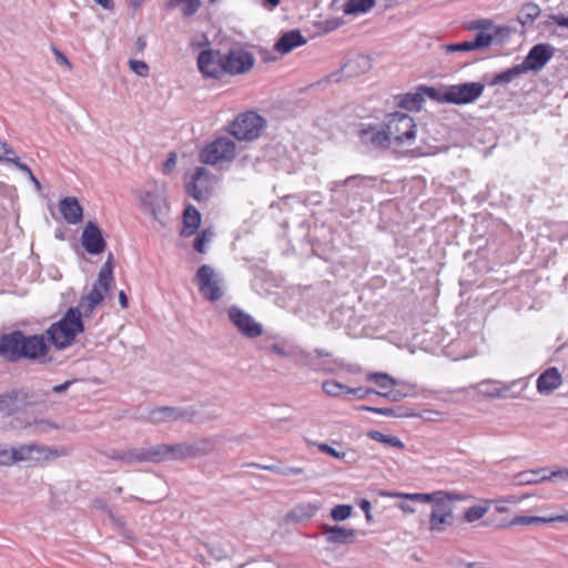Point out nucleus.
Listing matches in <instances>:
<instances>
[{
    "mask_svg": "<svg viewBox=\"0 0 568 568\" xmlns=\"http://www.w3.org/2000/svg\"><path fill=\"white\" fill-rule=\"evenodd\" d=\"M50 346L44 335H26L20 329L0 335V357L8 363H18L21 359L49 364L52 357L48 356Z\"/></svg>",
    "mask_w": 568,
    "mask_h": 568,
    "instance_id": "obj_1",
    "label": "nucleus"
},
{
    "mask_svg": "<svg viewBox=\"0 0 568 568\" xmlns=\"http://www.w3.org/2000/svg\"><path fill=\"white\" fill-rule=\"evenodd\" d=\"M83 331L84 323L79 307H69L58 322L45 329L43 335L57 349L62 351L71 346Z\"/></svg>",
    "mask_w": 568,
    "mask_h": 568,
    "instance_id": "obj_2",
    "label": "nucleus"
},
{
    "mask_svg": "<svg viewBox=\"0 0 568 568\" xmlns=\"http://www.w3.org/2000/svg\"><path fill=\"white\" fill-rule=\"evenodd\" d=\"M266 121L255 111L239 114L230 125V133L239 141H254L261 136Z\"/></svg>",
    "mask_w": 568,
    "mask_h": 568,
    "instance_id": "obj_3",
    "label": "nucleus"
},
{
    "mask_svg": "<svg viewBox=\"0 0 568 568\" xmlns=\"http://www.w3.org/2000/svg\"><path fill=\"white\" fill-rule=\"evenodd\" d=\"M385 128L389 136L396 144L410 142L416 138V123L407 113L394 112L385 118Z\"/></svg>",
    "mask_w": 568,
    "mask_h": 568,
    "instance_id": "obj_4",
    "label": "nucleus"
},
{
    "mask_svg": "<svg viewBox=\"0 0 568 568\" xmlns=\"http://www.w3.org/2000/svg\"><path fill=\"white\" fill-rule=\"evenodd\" d=\"M194 282L206 301L217 302L224 295L223 280L211 265H201L195 273Z\"/></svg>",
    "mask_w": 568,
    "mask_h": 568,
    "instance_id": "obj_5",
    "label": "nucleus"
},
{
    "mask_svg": "<svg viewBox=\"0 0 568 568\" xmlns=\"http://www.w3.org/2000/svg\"><path fill=\"white\" fill-rule=\"evenodd\" d=\"M235 143L231 139L217 138L201 151L200 161L210 165L220 161H231L235 158Z\"/></svg>",
    "mask_w": 568,
    "mask_h": 568,
    "instance_id": "obj_6",
    "label": "nucleus"
},
{
    "mask_svg": "<svg viewBox=\"0 0 568 568\" xmlns=\"http://www.w3.org/2000/svg\"><path fill=\"white\" fill-rule=\"evenodd\" d=\"M485 90L481 82H464L459 84L448 85L447 95H445L448 104L464 105L475 102L479 99Z\"/></svg>",
    "mask_w": 568,
    "mask_h": 568,
    "instance_id": "obj_7",
    "label": "nucleus"
},
{
    "mask_svg": "<svg viewBox=\"0 0 568 568\" xmlns=\"http://www.w3.org/2000/svg\"><path fill=\"white\" fill-rule=\"evenodd\" d=\"M197 68L204 78L221 79L226 73L224 53L220 50H202L197 55Z\"/></svg>",
    "mask_w": 568,
    "mask_h": 568,
    "instance_id": "obj_8",
    "label": "nucleus"
},
{
    "mask_svg": "<svg viewBox=\"0 0 568 568\" xmlns=\"http://www.w3.org/2000/svg\"><path fill=\"white\" fill-rule=\"evenodd\" d=\"M195 412L192 408L173 407V406H160L149 410L145 420L151 424H162L176 420L192 422Z\"/></svg>",
    "mask_w": 568,
    "mask_h": 568,
    "instance_id": "obj_9",
    "label": "nucleus"
},
{
    "mask_svg": "<svg viewBox=\"0 0 568 568\" xmlns=\"http://www.w3.org/2000/svg\"><path fill=\"white\" fill-rule=\"evenodd\" d=\"M555 48L549 43H537L530 48L524 61L519 63L525 71H540L554 57Z\"/></svg>",
    "mask_w": 568,
    "mask_h": 568,
    "instance_id": "obj_10",
    "label": "nucleus"
},
{
    "mask_svg": "<svg viewBox=\"0 0 568 568\" xmlns=\"http://www.w3.org/2000/svg\"><path fill=\"white\" fill-rule=\"evenodd\" d=\"M229 318L231 323L246 337L255 338L263 334L262 324L248 314L233 305L229 308Z\"/></svg>",
    "mask_w": 568,
    "mask_h": 568,
    "instance_id": "obj_11",
    "label": "nucleus"
},
{
    "mask_svg": "<svg viewBox=\"0 0 568 568\" xmlns=\"http://www.w3.org/2000/svg\"><path fill=\"white\" fill-rule=\"evenodd\" d=\"M253 54L244 49H230L224 53V63L227 74H243L254 65Z\"/></svg>",
    "mask_w": 568,
    "mask_h": 568,
    "instance_id": "obj_12",
    "label": "nucleus"
},
{
    "mask_svg": "<svg viewBox=\"0 0 568 568\" xmlns=\"http://www.w3.org/2000/svg\"><path fill=\"white\" fill-rule=\"evenodd\" d=\"M59 454L55 449L38 444L21 445L18 448H11V462H26V460H48L58 457Z\"/></svg>",
    "mask_w": 568,
    "mask_h": 568,
    "instance_id": "obj_13",
    "label": "nucleus"
},
{
    "mask_svg": "<svg viewBox=\"0 0 568 568\" xmlns=\"http://www.w3.org/2000/svg\"><path fill=\"white\" fill-rule=\"evenodd\" d=\"M81 244L85 252L92 255H99L106 248V242L102 230L93 221H88L81 234Z\"/></svg>",
    "mask_w": 568,
    "mask_h": 568,
    "instance_id": "obj_14",
    "label": "nucleus"
},
{
    "mask_svg": "<svg viewBox=\"0 0 568 568\" xmlns=\"http://www.w3.org/2000/svg\"><path fill=\"white\" fill-rule=\"evenodd\" d=\"M358 136L363 144L375 149H388L390 146L385 125L379 129L376 124H362Z\"/></svg>",
    "mask_w": 568,
    "mask_h": 568,
    "instance_id": "obj_15",
    "label": "nucleus"
},
{
    "mask_svg": "<svg viewBox=\"0 0 568 568\" xmlns=\"http://www.w3.org/2000/svg\"><path fill=\"white\" fill-rule=\"evenodd\" d=\"M454 524L453 507L449 504L434 501V507L429 514V530L443 532L447 526Z\"/></svg>",
    "mask_w": 568,
    "mask_h": 568,
    "instance_id": "obj_16",
    "label": "nucleus"
},
{
    "mask_svg": "<svg viewBox=\"0 0 568 568\" xmlns=\"http://www.w3.org/2000/svg\"><path fill=\"white\" fill-rule=\"evenodd\" d=\"M209 176V171L203 166H199L192 175V181L185 185L186 193L197 202L206 201L210 197Z\"/></svg>",
    "mask_w": 568,
    "mask_h": 568,
    "instance_id": "obj_17",
    "label": "nucleus"
},
{
    "mask_svg": "<svg viewBox=\"0 0 568 568\" xmlns=\"http://www.w3.org/2000/svg\"><path fill=\"white\" fill-rule=\"evenodd\" d=\"M155 464L163 462H178L186 459L185 442L176 444H159L154 445Z\"/></svg>",
    "mask_w": 568,
    "mask_h": 568,
    "instance_id": "obj_18",
    "label": "nucleus"
},
{
    "mask_svg": "<svg viewBox=\"0 0 568 568\" xmlns=\"http://www.w3.org/2000/svg\"><path fill=\"white\" fill-rule=\"evenodd\" d=\"M27 402V394L22 389H11L0 395V414L12 416L18 413Z\"/></svg>",
    "mask_w": 568,
    "mask_h": 568,
    "instance_id": "obj_19",
    "label": "nucleus"
},
{
    "mask_svg": "<svg viewBox=\"0 0 568 568\" xmlns=\"http://www.w3.org/2000/svg\"><path fill=\"white\" fill-rule=\"evenodd\" d=\"M59 210L69 224H78L83 220V207L74 196H65L59 201Z\"/></svg>",
    "mask_w": 568,
    "mask_h": 568,
    "instance_id": "obj_20",
    "label": "nucleus"
},
{
    "mask_svg": "<svg viewBox=\"0 0 568 568\" xmlns=\"http://www.w3.org/2000/svg\"><path fill=\"white\" fill-rule=\"evenodd\" d=\"M322 534L326 537L329 544L345 545L354 540L356 530L353 528H345L338 525H323Z\"/></svg>",
    "mask_w": 568,
    "mask_h": 568,
    "instance_id": "obj_21",
    "label": "nucleus"
},
{
    "mask_svg": "<svg viewBox=\"0 0 568 568\" xmlns=\"http://www.w3.org/2000/svg\"><path fill=\"white\" fill-rule=\"evenodd\" d=\"M307 42L298 29L284 32L274 44V49L281 54H287L295 48L304 45Z\"/></svg>",
    "mask_w": 568,
    "mask_h": 568,
    "instance_id": "obj_22",
    "label": "nucleus"
},
{
    "mask_svg": "<svg viewBox=\"0 0 568 568\" xmlns=\"http://www.w3.org/2000/svg\"><path fill=\"white\" fill-rule=\"evenodd\" d=\"M549 471L548 467H541L537 469L524 470L515 474L510 481L514 486H526V485H535L540 483L548 481L547 473Z\"/></svg>",
    "mask_w": 568,
    "mask_h": 568,
    "instance_id": "obj_23",
    "label": "nucleus"
},
{
    "mask_svg": "<svg viewBox=\"0 0 568 568\" xmlns=\"http://www.w3.org/2000/svg\"><path fill=\"white\" fill-rule=\"evenodd\" d=\"M561 374L556 367L547 368L537 379V389L540 394H550L561 385Z\"/></svg>",
    "mask_w": 568,
    "mask_h": 568,
    "instance_id": "obj_24",
    "label": "nucleus"
},
{
    "mask_svg": "<svg viewBox=\"0 0 568 568\" xmlns=\"http://www.w3.org/2000/svg\"><path fill=\"white\" fill-rule=\"evenodd\" d=\"M202 216L199 210L189 204L183 212V229L181 230V236L190 237L201 225Z\"/></svg>",
    "mask_w": 568,
    "mask_h": 568,
    "instance_id": "obj_25",
    "label": "nucleus"
},
{
    "mask_svg": "<svg viewBox=\"0 0 568 568\" xmlns=\"http://www.w3.org/2000/svg\"><path fill=\"white\" fill-rule=\"evenodd\" d=\"M394 99L397 108L407 111H420L425 102L418 90L415 93L397 94Z\"/></svg>",
    "mask_w": 568,
    "mask_h": 568,
    "instance_id": "obj_26",
    "label": "nucleus"
},
{
    "mask_svg": "<svg viewBox=\"0 0 568 568\" xmlns=\"http://www.w3.org/2000/svg\"><path fill=\"white\" fill-rule=\"evenodd\" d=\"M125 454V464H133V463H153L155 464L154 459V448L153 446L150 447H141V448H129L124 450Z\"/></svg>",
    "mask_w": 568,
    "mask_h": 568,
    "instance_id": "obj_27",
    "label": "nucleus"
},
{
    "mask_svg": "<svg viewBox=\"0 0 568 568\" xmlns=\"http://www.w3.org/2000/svg\"><path fill=\"white\" fill-rule=\"evenodd\" d=\"M142 204L152 214L155 220H160V214L166 206L165 200L153 192H145L142 196Z\"/></svg>",
    "mask_w": 568,
    "mask_h": 568,
    "instance_id": "obj_28",
    "label": "nucleus"
},
{
    "mask_svg": "<svg viewBox=\"0 0 568 568\" xmlns=\"http://www.w3.org/2000/svg\"><path fill=\"white\" fill-rule=\"evenodd\" d=\"M525 74L520 64H516L505 71L496 73L489 81L488 85H505L514 81L515 79Z\"/></svg>",
    "mask_w": 568,
    "mask_h": 568,
    "instance_id": "obj_29",
    "label": "nucleus"
},
{
    "mask_svg": "<svg viewBox=\"0 0 568 568\" xmlns=\"http://www.w3.org/2000/svg\"><path fill=\"white\" fill-rule=\"evenodd\" d=\"M243 467L264 469L283 476H298L305 474V469L302 467H281L275 464L262 465L258 463H246L243 464Z\"/></svg>",
    "mask_w": 568,
    "mask_h": 568,
    "instance_id": "obj_30",
    "label": "nucleus"
},
{
    "mask_svg": "<svg viewBox=\"0 0 568 568\" xmlns=\"http://www.w3.org/2000/svg\"><path fill=\"white\" fill-rule=\"evenodd\" d=\"M358 410L363 412H372L378 415H384L388 417H412L415 416L414 413L409 412L408 409H404L403 407H373L367 405H361L357 407Z\"/></svg>",
    "mask_w": 568,
    "mask_h": 568,
    "instance_id": "obj_31",
    "label": "nucleus"
},
{
    "mask_svg": "<svg viewBox=\"0 0 568 568\" xmlns=\"http://www.w3.org/2000/svg\"><path fill=\"white\" fill-rule=\"evenodd\" d=\"M113 254L109 253L106 261L102 265L98 275V285H101L104 292L110 290L111 283L113 282Z\"/></svg>",
    "mask_w": 568,
    "mask_h": 568,
    "instance_id": "obj_32",
    "label": "nucleus"
},
{
    "mask_svg": "<svg viewBox=\"0 0 568 568\" xmlns=\"http://www.w3.org/2000/svg\"><path fill=\"white\" fill-rule=\"evenodd\" d=\"M320 509V506L311 504V503H303L297 506H295L290 513L288 517L296 521H302L305 519L312 518L317 510Z\"/></svg>",
    "mask_w": 568,
    "mask_h": 568,
    "instance_id": "obj_33",
    "label": "nucleus"
},
{
    "mask_svg": "<svg viewBox=\"0 0 568 568\" xmlns=\"http://www.w3.org/2000/svg\"><path fill=\"white\" fill-rule=\"evenodd\" d=\"M382 496L394 497V498H404L412 501L417 503H434L435 501V491L434 493H413V494H404L396 491H382Z\"/></svg>",
    "mask_w": 568,
    "mask_h": 568,
    "instance_id": "obj_34",
    "label": "nucleus"
},
{
    "mask_svg": "<svg viewBox=\"0 0 568 568\" xmlns=\"http://www.w3.org/2000/svg\"><path fill=\"white\" fill-rule=\"evenodd\" d=\"M539 6L534 2H527L521 7L517 20L523 26L531 24L539 17Z\"/></svg>",
    "mask_w": 568,
    "mask_h": 568,
    "instance_id": "obj_35",
    "label": "nucleus"
},
{
    "mask_svg": "<svg viewBox=\"0 0 568 568\" xmlns=\"http://www.w3.org/2000/svg\"><path fill=\"white\" fill-rule=\"evenodd\" d=\"M366 381L374 383L381 389H388L393 386H397L399 382L387 373H369L366 375Z\"/></svg>",
    "mask_w": 568,
    "mask_h": 568,
    "instance_id": "obj_36",
    "label": "nucleus"
},
{
    "mask_svg": "<svg viewBox=\"0 0 568 568\" xmlns=\"http://www.w3.org/2000/svg\"><path fill=\"white\" fill-rule=\"evenodd\" d=\"M201 4V0H169L165 3V7L168 9H173L182 6V14L187 18L193 16L200 9Z\"/></svg>",
    "mask_w": 568,
    "mask_h": 568,
    "instance_id": "obj_37",
    "label": "nucleus"
},
{
    "mask_svg": "<svg viewBox=\"0 0 568 568\" xmlns=\"http://www.w3.org/2000/svg\"><path fill=\"white\" fill-rule=\"evenodd\" d=\"M376 0H347L344 4L345 14L365 13L375 6Z\"/></svg>",
    "mask_w": 568,
    "mask_h": 568,
    "instance_id": "obj_38",
    "label": "nucleus"
},
{
    "mask_svg": "<svg viewBox=\"0 0 568 568\" xmlns=\"http://www.w3.org/2000/svg\"><path fill=\"white\" fill-rule=\"evenodd\" d=\"M367 437L390 447H396L399 449L404 448L403 442L394 435H385L378 430H369L367 433Z\"/></svg>",
    "mask_w": 568,
    "mask_h": 568,
    "instance_id": "obj_39",
    "label": "nucleus"
},
{
    "mask_svg": "<svg viewBox=\"0 0 568 568\" xmlns=\"http://www.w3.org/2000/svg\"><path fill=\"white\" fill-rule=\"evenodd\" d=\"M418 91H420L422 97H428L430 100L438 103H447L445 95H447V87L443 89H437L434 87L419 85Z\"/></svg>",
    "mask_w": 568,
    "mask_h": 568,
    "instance_id": "obj_40",
    "label": "nucleus"
},
{
    "mask_svg": "<svg viewBox=\"0 0 568 568\" xmlns=\"http://www.w3.org/2000/svg\"><path fill=\"white\" fill-rule=\"evenodd\" d=\"M202 548L210 555L214 560H222L230 556L229 550L221 542L206 544L203 542Z\"/></svg>",
    "mask_w": 568,
    "mask_h": 568,
    "instance_id": "obj_41",
    "label": "nucleus"
},
{
    "mask_svg": "<svg viewBox=\"0 0 568 568\" xmlns=\"http://www.w3.org/2000/svg\"><path fill=\"white\" fill-rule=\"evenodd\" d=\"M550 520L549 517L521 515L514 517L506 526L548 524Z\"/></svg>",
    "mask_w": 568,
    "mask_h": 568,
    "instance_id": "obj_42",
    "label": "nucleus"
},
{
    "mask_svg": "<svg viewBox=\"0 0 568 568\" xmlns=\"http://www.w3.org/2000/svg\"><path fill=\"white\" fill-rule=\"evenodd\" d=\"M201 456H206L213 453L219 444L217 436L203 437L195 440Z\"/></svg>",
    "mask_w": 568,
    "mask_h": 568,
    "instance_id": "obj_43",
    "label": "nucleus"
},
{
    "mask_svg": "<svg viewBox=\"0 0 568 568\" xmlns=\"http://www.w3.org/2000/svg\"><path fill=\"white\" fill-rule=\"evenodd\" d=\"M489 510V505H474L464 511V519L467 523H475L481 519Z\"/></svg>",
    "mask_w": 568,
    "mask_h": 568,
    "instance_id": "obj_44",
    "label": "nucleus"
},
{
    "mask_svg": "<svg viewBox=\"0 0 568 568\" xmlns=\"http://www.w3.org/2000/svg\"><path fill=\"white\" fill-rule=\"evenodd\" d=\"M104 293L105 292L103 291L101 285H98V283L95 282L92 286L91 292L87 296L82 297L83 301L89 302L90 312H93L95 306L103 301Z\"/></svg>",
    "mask_w": 568,
    "mask_h": 568,
    "instance_id": "obj_45",
    "label": "nucleus"
},
{
    "mask_svg": "<svg viewBox=\"0 0 568 568\" xmlns=\"http://www.w3.org/2000/svg\"><path fill=\"white\" fill-rule=\"evenodd\" d=\"M346 385L335 381V379H328L323 382L322 389L323 392L332 397H337L342 394H346Z\"/></svg>",
    "mask_w": 568,
    "mask_h": 568,
    "instance_id": "obj_46",
    "label": "nucleus"
},
{
    "mask_svg": "<svg viewBox=\"0 0 568 568\" xmlns=\"http://www.w3.org/2000/svg\"><path fill=\"white\" fill-rule=\"evenodd\" d=\"M435 501H442L444 504H449L454 501H462L469 498L468 495L456 493V491H445V490H436L435 491Z\"/></svg>",
    "mask_w": 568,
    "mask_h": 568,
    "instance_id": "obj_47",
    "label": "nucleus"
},
{
    "mask_svg": "<svg viewBox=\"0 0 568 568\" xmlns=\"http://www.w3.org/2000/svg\"><path fill=\"white\" fill-rule=\"evenodd\" d=\"M494 41V36L491 33H487L484 31H479L473 41L470 42L471 49L475 50H483L488 48Z\"/></svg>",
    "mask_w": 568,
    "mask_h": 568,
    "instance_id": "obj_48",
    "label": "nucleus"
},
{
    "mask_svg": "<svg viewBox=\"0 0 568 568\" xmlns=\"http://www.w3.org/2000/svg\"><path fill=\"white\" fill-rule=\"evenodd\" d=\"M353 507L351 505L341 504L332 508L331 518L335 521H344L351 517Z\"/></svg>",
    "mask_w": 568,
    "mask_h": 568,
    "instance_id": "obj_49",
    "label": "nucleus"
},
{
    "mask_svg": "<svg viewBox=\"0 0 568 568\" xmlns=\"http://www.w3.org/2000/svg\"><path fill=\"white\" fill-rule=\"evenodd\" d=\"M365 180L364 176L352 175L346 178L344 181H335L331 185L332 193H339L344 186L356 185L359 186V182Z\"/></svg>",
    "mask_w": 568,
    "mask_h": 568,
    "instance_id": "obj_50",
    "label": "nucleus"
},
{
    "mask_svg": "<svg viewBox=\"0 0 568 568\" xmlns=\"http://www.w3.org/2000/svg\"><path fill=\"white\" fill-rule=\"evenodd\" d=\"M317 448L320 452L324 453V454H327L336 459H342L344 460L346 464H354L356 462V458H353V459H346V453L345 452H338L336 450L335 448H333L332 446H329L328 444H325V443H322V444H317Z\"/></svg>",
    "mask_w": 568,
    "mask_h": 568,
    "instance_id": "obj_51",
    "label": "nucleus"
},
{
    "mask_svg": "<svg viewBox=\"0 0 568 568\" xmlns=\"http://www.w3.org/2000/svg\"><path fill=\"white\" fill-rule=\"evenodd\" d=\"M493 28V21L489 19H479L475 21H470L466 24L467 30H479V31H486L488 29Z\"/></svg>",
    "mask_w": 568,
    "mask_h": 568,
    "instance_id": "obj_52",
    "label": "nucleus"
},
{
    "mask_svg": "<svg viewBox=\"0 0 568 568\" xmlns=\"http://www.w3.org/2000/svg\"><path fill=\"white\" fill-rule=\"evenodd\" d=\"M129 65L135 74L140 77H148L149 65L144 61L132 59L129 61Z\"/></svg>",
    "mask_w": 568,
    "mask_h": 568,
    "instance_id": "obj_53",
    "label": "nucleus"
},
{
    "mask_svg": "<svg viewBox=\"0 0 568 568\" xmlns=\"http://www.w3.org/2000/svg\"><path fill=\"white\" fill-rule=\"evenodd\" d=\"M14 165L21 172L27 174V176L33 183V185L36 186L37 190H41L40 181L36 178V175L32 173L31 169L26 163H22L21 161H17V162H14Z\"/></svg>",
    "mask_w": 568,
    "mask_h": 568,
    "instance_id": "obj_54",
    "label": "nucleus"
},
{
    "mask_svg": "<svg viewBox=\"0 0 568 568\" xmlns=\"http://www.w3.org/2000/svg\"><path fill=\"white\" fill-rule=\"evenodd\" d=\"M548 481L550 480H560V481H567L568 480V467L558 468L556 470H550L547 473Z\"/></svg>",
    "mask_w": 568,
    "mask_h": 568,
    "instance_id": "obj_55",
    "label": "nucleus"
},
{
    "mask_svg": "<svg viewBox=\"0 0 568 568\" xmlns=\"http://www.w3.org/2000/svg\"><path fill=\"white\" fill-rule=\"evenodd\" d=\"M406 393L399 389H389L387 392L378 393V396L384 397L390 402H399L406 397Z\"/></svg>",
    "mask_w": 568,
    "mask_h": 568,
    "instance_id": "obj_56",
    "label": "nucleus"
},
{
    "mask_svg": "<svg viewBox=\"0 0 568 568\" xmlns=\"http://www.w3.org/2000/svg\"><path fill=\"white\" fill-rule=\"evenodd\" d=\"M447 52H468L474 51L471 49L469 41L458 42V43H450L446 45Z\"/></svg>",
    "mask_w": 568,
    "mask_h": 568,
    "instance_id": "obj_57",
    "label": "nucleus"
},
{
    "mask_svg": "<svg viewBox=\"0 0 568 568\" xmlns=\"http://www.w3.org/2000/svg\"><path fill=\"white\" fill-rule=\"evenodd\" d=\"M210 242V237H205V233H200L194 240L193 247L196 252L204 254L206 252V243Z\"/></svg>",
    "mask_w": 568,
    "mask_h": 568,
    "instance_id": "obj_58",
    "label": "nucleus"
},
{
    "mask_svg": "<svg viewBox=\"0 0 568 568\" xmlns=\"http://www.w3.org/2000/svg\"><path fill=\"white\" fill-rule=\"evenodd\" d=\"M185 456L186 459L202 457L195 442H185Z\"/></svg>",
    "mask_w": 568,
    "mask_h": 568,
    "instance_id": "obj_59",
    "label": "nucleus"
},
{
    "mask_svg": "<svg viewBox=\"0 0 568 568\" xmlns=\"http://www.w3.org/2000/svg\"><path fill=\"white\" fill-rule=\"evenodd\" d=\"M6 151L8 152L7 142L0 141V161L1 162L14 164V162L20 161L19 156H14V158L6 156Z\"/></svg>",
    "mask_w": 568,
    "mask_h": 568,
    "instance_id": "obj_60",
    "label": "nucleus"
},
{
    "mask_svg": "<svg viewBox=\"0 0 568 568\" xmlns=\"http://www.w3.org/2000/svg\"><path fill=\"white\" fill-rule=\"evenodd\" d=\"M510 30L508 27H496L495 32L493 33L494 39L497 38L500 43H503L506 39L509 38Z\"/></svg>",
    "mask_w": 568,
    "mask_h": 568,
    "instance_id": "obj_61",
    "label": "nucleus"
},
{
    "mask_svg": "<svg viewBox=\"0 0 568 568\" xmlns=\"http://www.w3.org/2000/svg\"><path fill=\"white\" fill-rule=\"evenodd\" d=\"M34 425H36L37 429H39L41 432H47L49 428H54V429L59 428V426L57 424H54L53 422H51L49 419L36 420Z\"/></svg>",
    "mask_w": 568,
    "mask_h": 568,
    "instance_id": "obj_62",
    "label": "nucleus"
},
{
    "mask_svg": "<svg viewBox=\"0 0 568 568\" xmlns=\"http://www.w3.org/2000/svg\"><path fill=\"white\" fill-rule=\"evenodd\" d=\"M52 50H53V53H54V55H55V61H57V63H59V64H64V65H67L68 68H71V63H70L69 59L65 57V54H64V53H62V52H61L58 48H55V47H53V48H52Z\"/></svg>",
    "mask_w": 568,
    "mask_h": 568,
    "instance_id": "obj_63",
    "label": "nucleus"
},
{
    "mask_svg": "<svg viewBox=\"0 0 568 568\" xmlns=\"http://www.w3.org/2000/svg\"><path fill=\"white\" fill-rule=\"evenodd\" d=\"M106 457L112 460H119V462L125 463V454H124V450H122V449H113L106 454Z\"/></svg>",
    "mask_w": 568,
    "mask_h": 568,
    "instance_id": "obj_64",
    "label": "nucleus"
}]
</instances>
